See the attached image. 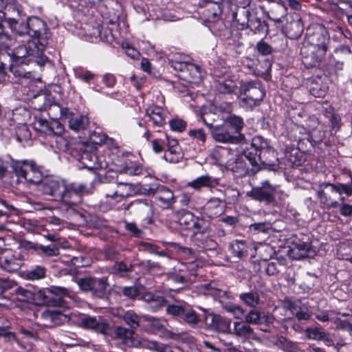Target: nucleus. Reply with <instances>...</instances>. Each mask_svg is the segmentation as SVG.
Masks as SVG:
<instances>
[{
	"label": "nucleus",
	"instance_id": "15",
	"mask_svg": "<svg viewBox=\"0 0 352 352\" xmlns=\"http://www.w3.org/2000/svg\"><path fill=\"white\" fill-rule=\"evenodd\" d=\"M133 334L134 331L132 329L122 326L112 327L109 324V333L105 334V336H109L111 339L124 345L131 346L133 344Z\"/></svg>",
	"mask_w": 352,
	"mask_h": 352
},
{
	"label": "nucleus",
	"instance_id": "49",
	"mask_svg": "<svg viewBox=\"0 0 352 352\" xmlns=\"http://www.w3.org/2000/svg\"><path fill=\"white\" fill-rule=\"evenodd\" d=\"M183 157L181 149H167L164 154V159L170 163H177Z\"/></svg>",
	"mask_w": 352,
	"mask_h": 352
},
{
	"label": "nucleus",
	"instance_id": "13",
	"mask_svg": "<svg viewBox=\"0 0 352 352\" xmlns=\"http://www.w3.org/2000/svg\"><path fill=\"white\" fill-rule=\"evenodd\" d=\"M18 42H26L25 44L23 43L19 45L14 50V56L19 58H25L28 56L40 57L45 50L40 49L38 45L36 44L35 41H29L26 39L25 41H18Z\"/></svg>",
	"mask_w": 352,
	"mask_h": 352
},
{
	"label": "nucleus",
	"instance_id": "43",
	"mask_svg": "<svg viewBox=\"0 0 352 352\" xmlns=\"http://www.w3.org/2000/svg\"><path fill=\"white\" fill-rule=\"evenodd\" d=\"M234 333L240 337H250L254 333L253 329L250 327V325L240 322H236L234 323Z\"/></svg>",
	"mask_w": 352,
	"mask_h": 352
},
{
	"label": "nucleus",
	"instance_id": "48",
	"mask_svg": "<svg viewBox=\"0 0 352 352\" xmlns=\"http://www.w3.org/2000/svg\"><path fill=\"white\" fill-rule=\"evenodd\" d=\"M278 346L285 352H298L299 351L298 345L287 340L285 337H280L276 342Z\"/></svg>",
	"mask_w": 352,
	"mask_h": 352
},
{
	"label": "nucleus",
	"instance_id": "41",
	"mask_svg": "<svg viewBox=\"0 0 352 352\" xmlns=\"http://www.w3.org/2000/svg\"><path fill=\"white\" fill-rule=\"evenodd\" d=\"M60 313L58 311L47 309L41 314V318L44 321V325L51 326L60 320Z\"/></svg>",
	"mask_w": 352,
	"mask_h": 352
},
{
	"label": "nucleus",
	"instance_id": "25",
	"mask_svg": "<svg viewBox=\"0 0 352 352\" xmlns=\"http://www.w3.org/2000/svg\"><path fill=\"white\" fill-rule=\"evenodd\" d=\"M146 114L156 126H162L165 123V111L159 106H151L146 109Z\"/></svg>",
	"mask_w": 352,
	"mask_h": 352
},
{
	"label": "nucleus",
	"instance_id": "56",
	"mask_svg": "<svg viewBox=\"0 0 352 352\" xmlns=\"http://www.w3.org/2000/svg\"><path fill=\"white\" fill-rule=\"evenodd\" d=\"M327 186H329L333 192H338L340 195L342 192L347 195H352V182L349 184H339L338 185L327 184Z\"/></svg>",
	"mask_w": 352,
	"mask_h": 352
},
{
	"label": "nucleus",
	"instance_id": "54",
	"mask_svg": "<svg viewBox=\"0 0 352 352\" xmlns=\"http://www.w3.org/2000/svg\"><path fill=\"white\" fill-rule=\"evenodd\" d=\"M169 64L174 70L179 72V74H182L188 69L190 63L182 61L175 58L169 59Z\"/></svg>",
	"mask_w": 352,
	"mask_h": 352
},
{
	"label": "nucleus",
	"instance_id": "52",
	"mask_svg": "<svg viewBox=\"0 0 352 352\" xmlns=\"http://www.w3.org/2000/svg\"><path fill=\"white\" fill-rule=\"evenodd\" d=\"M232 253L239 258L242 257L247 252L245 243L243 241H235L230 245Z\"/></svg>",
	"mask_w": 352,
	"mask_h": 352
},
{
	"label": "nucleus",
	"instance_id": "38",
	"mask_svg": "<svg viewBox=\"0 0 352 352\" xmlns=\"http://www.w3.org/2000/svg\"><path fill=\"white\" fill-rule=\"evenodd\" d=\"M239 298L244 304L252 308L256 307L260 302L258 294L253 291L241 293Z\"/></svg>",
	"mask_w": 352,
	"mask_h": 352
},
{
	"label": "nucleus",
	"instance_id": "31",
	"mask_svg": "<svg viewBox=\"0 0 352 352\" xmlns=\"http://www.w3.org/2000/svg\"><path fill=\"white\" fill-rule=\"evenodd\" d=\"M21 265V260L14 256H6L0 259V267L8 272H16Z\"/></svg>",
	"mask_w": 352,
	"mask_h": 352
},
{
	"label": "nucleus",
	"instance_id": "5",
	"mask_svg": "<svg viewBox=\"0 0 352 352\" xmlns=\"http://www.w3.org/2000/svg\"><path fill=\"white\" fill-rule=\"evenodd\" d=\"M14 171L19 177H21L31 184H38L43 179V174L32 161L17 162Z\"/></svg>",
	"mask_w": 352,
	"mask_h": 352
},
{
	"label": "nucleus",
	"instance_id": "37",
	"mask_svg": "<svg viewBox=\"0 0 352 352\" xmlns=\"http://www.w3.org/2000/svg\"><path fill=\"white\" fill-rule=\"evenodd\" d=\"M118 171L129 175H138L141 174L142 168L131 161H126L124 165L118 168Z\"/></svg>",
	"mask_w": 352,
	"mask_h": 352
},
{
	"label": "nucleus",
	"instance_id": "58",
	"mask_svg": "<svg viewBox=\"0 0 352 352\" xmlns=\"http://www.w3.org/2000/svg\"><path fill=\"white\" fill-rule=\"evenodd\" d=\"M38 252L49 257L55 256L59 254V248L56 245H39Z\"/></svg>",
	"mask_w": 352,
	"mask_h": 352
},
{
	"label": "nucleus",
	"instance_id": "60",
	"mask_svg": "<svg viewBox=\"0 0 352 352\" xmlns=\"http://www.w3.org/2000/svg\"><path fill=\"white\" fill-rule=\"evenodd\" d=\"M47 292L51 293L52 296L55 295L54 298H60L62 300L63 297L70 296L69 289L60 286H51L47 288Z\"/></svg>",
	"mask_w": 352,
	"mask_h": 352
},
{
	"label": "nucleus",
	"instance_id": "24",
	"mask_svg": "<svg viewBox=\"0 0 352 352\" xmlns=\"http://www.w3.org/2000/svg\"><path fill=\"white\" fill-rule=\"evenodd\" d=\"M142 299L148 303V309L152 312H156L166 305L165 298L157 294L151 292L145 293Z\"/></svg>",
	"mask_w": 352,
	"mask_h": 352
},
{
	"label": "nucleus",
	"instance_id": "10",
	"mask_svg": "<svg viewBox=\"0 0 352 352\" xmlns=\"http://www.w3.org/2000/svg\"><path fill=\"white\" fill-rule=\"evenodd\" d=\"M80 325L87 329H90L97 333L103 336L109 333V324L107 320L102 317H93L86 316L82 317L80 320Z\"/></svg>",
	"mask_w": 352,
	"mask_h": 352
},
{
	"label": "nucleus",
	"instance_id": "63",
	"mask_svg": "<svg viewBox=\"0 0 352 352\" xmlns=\"http://www.w3.org/2000/svg\"><path fill=\"white\" fill-rule=\"evenodd\" d=\"M284 268V265L279 261H273L267 264L265 272L269 276H274L278 274Z\"/></svg>",
	"mask_w": 352,
	"mask_h": 352
},
{
	"label": "nucleus",
	"instance_id": "23",
	"mask_svg": "<svg viewBox=\"0 0 352 352\" xmlns=\"http://www.w3.org/2000/svg\"><path fill=\"white\" fill-rule=\"evenodd\" d=\"M133 192L132 184L129 182H119L117 184L116 190L107 193V197H109L116 201H120L123 198L131 196Z\"/></svg>",
	"mask_w": 352,
	"mask_h": 352
},
{
	"label": "nucleus",
	"instance_id": "55",
	"mask_svg": "<svg viewBox=\"0 0 352 352\" xmlns=\"http://www.w3.org/2000/svg\"><path fill=\"white\" fill-rule=\"evenodd\" d=\"M265 23L257 17H252L248 23V28H249L254 33L258 34L263 31Z\"/></svg>",
	"mask_w": 352,
	"mask_h": 352
},
{
	"label": "nucleus",
	"instance_id": "50",
	"mask_svg": "<svg viewBox=\"0 0 352 352\" xmlns=\"http://www.w3.org/2000/svg\"><path fill=\"white\" fill-rule=\"evenodd\" d=\"M122 318L126 324L132 329H136L140 325V318L133 311L125 312Z\"/></svg>",
	"mask_w": 352,
	"mask_h": 352
},
{
	"label": "nucleus",
	"instance_id": "19",
	"mask_svg": "<svg viewBox=\"0 0 352 352\" xmlns=\"http://www.w3.org/2000/svg\"><path fill=\"white\" fill-rule=\"evenodd\" d=\"M304 31V26L300 16L294 14L291 19L287 22L284 27L286 36L290 39L298 38Z\"/></svg>",
	"mask_w": 352,
	"mask_h": 352
},
{
	"label": "nucleus",
	"instance_id": "11",
	"mask_svg": "<svg viewBox=\"0 0 352 352\" xmlns=\"http://www.w3.org/2000/svg\"><path fill=\"white\" fill-rule=\"evenodd\" d=\"M128 208L137 217L148 223L151 221L153 216V206L148 200L136 199L131 202Z\"/></svg>",
	"mask_w": 352,
	"mask_h": 352
},
{
	"label": "nucleus",
	"instance_id": "3",
	"mask_svg": "<svg viewBox=\"0 0 352 352\" xmlns=\"http://www.w3.org/2000/svg\"><path fill=\"white\" fill-rule=\"evenodd\" d=\"M329 42V35L324 25L317 24L307 28L304 45L326 53Z\"/></svg>",
	"mask_w": 352,
	"mask_h": 352
},
{
	"label": "nucleus",
	"instance_id": "12",
	"mask_svg": "<svg viewBox=\"0 0 352 352\" xmlns=\"http://www.w3.org/2000/svg\"><path fill=\"white\" fill-rule=\"evenodd\" d=\"M177 221L184 229L192 230L195 233L202 231L201 222L203 220L195 217L191 212L182 210L177 212Z\"/></svg>",
	"mask_w": 352,
	"mask_h": 352
},
{
	"label": "nucleus",
	"instance_id": "39",
	"mask_svg": "<svg viewBox=\"0 0 352 352\" xmlns=\"http://www.w3.org/2000/svg\"><path fill=\"white\" fill-rule=\"evenodd\" d=\"M226 122L230 126L232 129L231 131H233L235 135H239V139L241 140V131L243 127V119L236 115H230L226 119Z\"/></svg>",
	"mask_w": 352,
	"mask_h": 352
},
{
	"label": "nucleus",
	"instance_id": "28",
	"mask_svg": "<svg viewBox=\"0 0 352 352\" xmlns=\"http://www.w3.org/2000/svg\"><path fill=\"white\" fill-rule=\"evenodd\" d=\"M204 294L212 296L215 300H217L222 304L226 299L231 298V296L229 293L217 288L212 283L204 285Z\"/></svg>",
	"mask_w": 352,
	"mask_h": 352
},
{
	"label": "nucleus",
	"instance_id": "64",
	"mask_svg": "<svg viewBox=\"0 0 352 352\" xmlns=\"http://www.w3.org/2000/svg\"><path fill=\"white\" fill-rule=\"evenodd\" d=\"M77 283L80 289L87 292L92 291L94 284V278H82L78 280Z\"/></svg>",
	"mask_w": 352,
	"mask_h": 352
},
{
	"label": "nucleus",
	"instance_id": "4",
	"mask_svg": "<svg viewBox=\"0 0 352 352\" xmlns=\"http://www.w3.org/2000/svg\"><path fill=\"white\" fill-rule=\"evenodd\" d=\"M241 102L243 106L253 107L258 105L265 96V90L259 81L243 83L240 87Z\"/></svg>",
	"mask_w": 352,
	"mask_h": 352
},
{
	"label": "nucleus",
	"instance_id": "45",
	"mask_svg": "<svg viewBox=\"0 0 352 352\" xmlns=\"http://www.w3.org/2000/svg\"><path fill=\"white\" fill-rule=\"evenodd\" d=\"M182 319L191 327L196 326L200 322L199 316L195 311L189 308H186Z\"/></svg>",
	"mask_w": 352,
	"mask_h": 352
},
{
	"label": "nucleus",
	"instance_id": "2",
	"mask_svg": "<svg viewBox=\"0 0 352 352\" xmlns=\"http://www.w3.org/2000/svg\"><path fill=\"white\" fill-rule=\"evenodd\" d=\"M27 29L25 38L29 41H35L40 49H45L51 37L46 23L38 17H28Z\"/></svg>",
	"mask_w": 352,
	"mask_h": 352
},
{
	"label": "nucleus",
	"instance_id": "40",
	"mask_svg": "<svg viewBox=\"0 0 352 352\" xmlns=\"http://www.w3.org/2000/svg\"><path fill=\"white\" fill-rule=\"evenodd\" d=\"M215 87L220 94H226L234 92L237 85L234 81L230 79H226L222 81H218Z\"/></svg>",
	"mask_w": 352,
	"mask_h": 352
},
{
	"label": "nucleus",
	"instance_id": "42",
	"mask_svg": "<svg viewBox=\"0 0 352 352\" xmlns=\"http://www.w3.org/2000/svg\"><path fill=\"white\" fill-rule=\"evenodd\" d=\"M108 286L109 284L107 283L106 278H94V284L92 292L96 296L102 298L106 294V291Z\"/></svg>",
	"mask_w": 352,
	"mask_h": 352
},
{
	"label": "nucleus",
	"instance_id": "36",
	"mask_svg": "<svg viewBox=\"0 0 352 352\" xmlns=\"http://www.w3.org/2000/svg\"><path fill=\"white\" fill-rule=\"evenodd\" d=\"M212 324L219 331L223 333L231 332V320L229 318H226L221 316H215L212 319Z\"/></svg>",
	"mask_w": 352,
	"mask_h": 352
},
{
	"label": "nucleus",
	"instance_id": "33",
	"mask_svg": "<svg viewBox=\"0 0 352 352\" xmlns=\"http://www.w3.org/2000/svg\"><path fill=\"white\" fill-rule=\"evenodd\" d=\"M69 128L74 131H80L89 125V118L86 116L78 115L72 116L68 120Z\"/></svg>",
	"mask_w": 352,
	"mask_h": 352
},
{
	"label": "nucleus",
	"instance_id": "30",
	"mask_svg": "<svg viewBox=\"0 0 352 352\" xmlns=\"http://www.w3.org/2000/svg\"><path fill=\"white\" fill-rule=\"evenodd\" d=\"M251 12L245 8H238L232 13V19L238 23L241 29L248 28V23L252 18Z\"/></svg>",
	"mask_w": 352,
	"mask_h": 352
},
{
	"label": "nucleus",
	"instance_id": "22",
	"mask_svg": "<svg viewBox=\"0 0 352 352\" xmlns=\"http://www.w3.org/2000/svg\"><path fill=\"white\" fill-rule=\"evenodd\" d=\"M144 320L146 322V331L152 333L164 332L168 325V322L162 318L144 316Z\"/></svg>",
	"mask_w": 352,
	"mask_h": 352
},
{
	"label": "nucleus",
	"instance_id": "20",
	"mask_svg": "<svg viewBox=\"0 0 352 352\" xmlns=\"http://www.w3.org/2000/svg\"><path fill=\"white\" fill-rule=\"evenodd\" d=\"M224 206L219 198H210L203 207V213L212 219L219 217L224 212Z\"/></svg>",
	"mask_w": 352,
	"mask_h": 352
},
{
	"label": "nucleus",
	"instance_id": "9",
	"mask_svg": "<svg viewBox=\"0 0 352 352\" xmlns=\"http://www.w3.org/2000/svg\"><path fill=\"white\" fill-rule=\"evenodd\" d=\"M144 190L148 195H153L158 205L164 209L171 208L175 202L173 192L164 186L156 188L150 186L148 188H145Z\"/></svg>",
	"mask_w": 352,
	"mask_h": 352
},
{
	"label": "nucleus",
	"instance_id": "6",
	"mask_svg": "<svg viewBox=\"0 0 352 352\" xmlns=\"http://www.w3.org/2000/svg\"><path fill=\"white\" fill-rule=\"evenodd\" d=\"M89 148V146L87 144L78 142L74 148L69 149L71 155L82 164L83 168L91 170L95 168L97 157Z\"/></svg>",
	"mask_w": 352,
	"mask_h": 352
},
{
	"label": "nucleus",
	"instance_id": "27",
	"mask_svg": "<svg viewBox=\"0 0 352 352\" xmlns=\"http://www.w3.org/2000/svg\"><path fill=\"white\" fill-rule=\"evenodd\" d=\"M179 77L188 82L197 83L201 80L202 76L199 67L193 63H190L185 73L179 74Z\"/></svg>",
	"mask_w": 352,
	"mask_h": 352
},
{
	"label": "nucleus",
	"instance_id": "53",
	"mask_svg": "<svg viewBox=\"0 0 352 352\" xmlns=\"http://www.w3.org/2000/svg\"><path fill=\"white\" fill-rule=\"evenodd\" d=\"M63 132L64 126L59 121L52 120L50 122L47 134H54L57 136H60Z\"/></svg>",
	"mask_w": 352,
	"mask_h": 352
},
{
	"label": "nucleus",
	"instance_id": "1",
	"mask_svg": "<svg viewBox=\"0 0 352 352\" xmlns=\"http://www.w3.org/2000/svg\"><path fill=\"white\" fill-rule=\"evenodd\" d=\"M265 154H270L272 157H274V150L261 136L254 137L250 144H247L243 151L244 157L252 166L257 165L258 160L261 164H271V161L265 157Z\"/></svg>",
	"mask_w": 352,
	"mask_h": 352
},
{
	"label": "nucleus",
	"instance_id": "29",
	"mask_svg": "<svg viewBox=\"0 0 352 352\" xmlns=\"http://www.w3.org/2000/svg\"><path fill=\"white\" fill-rule=\"evenodd\" d=\"M287 9L283 4L273 3L267 12V16L270 19L276 23H279L287 15Z\"/></svg>",
	"mask_w": 352,
	"mask_h": 352
},
{
	"label": "nucleus",
	"instance_id": "7",
	"mask_svg": "<svg viewBox=\"0 0 352 352\" xmlns=\"http://www.w3.org/2000/svg\"><path fill=\"white\" fill-rule=\"evenodd\" d=\"M60 198L69 206H74L82 201L83 195L88 193L86 186L82 184H69L64 185Z\"/></svg>",
	"mask_w": 352,
	"mask_h": 352
},
{
	"label": "nucleus",
	"instance_id": "17",
	"mask_svg": "<svg viewBox=\"0 0 352 352\" xmlns=\"http://www.w3.org/2000/svg\"><path fill=\"white\" fill-rule=\"evenodd\" d=\"M301 54L304 65L309 68L318 66L326 53L304 45L301 49Z\"/></svg>",
	"mask_w": 352,
	"mask_h": 352
},
{
	"label": "nucleus",
	"instance_id": "46",
	"mask_svg": "<svg viewBox=\"0 0 352 352\" xmlns=\"http://www.w3.org/2000/svg\"><path fill=\"white\" fill-rule=\"evenodd\" d=\"M224 201L228 204H235L239 201V191L232 187H227L224 190Z\"/></svg>",
	"mask_w": 352,
	"mask_h": 352
},
{
	"label": "nucleus",
	"instance_id": "51",
	"mask_svg": "<svg viewBox=\"0 0 352 352\" xmlns=\"http://www.w3.org/2000/svg\"><path fill=\"white\" fill-rule=\"evenodd\" d=\"M186 307L179 304H170L166 306V314L174 317L182 318Z\"/></svg>",
	"mask_w": 352,
	"mask_h": 352
},
{
	"label": "nucleus",
	"instance_id": "21",
	"mask_svg": "<svg viewBox=\"0 0 352 352\" xmlns=\"http://www.w3.org/2000/svg\"><path fill=\"white\" fill-rule=\"evenodd\" d=\"M40 183L41 190L43 194L51 196H58L60 198L62 193L60 188L64 186L62 182L54 178H45L42 179Z\"/></svg>",
	"mask_w": 352,
	"mask_h": 352
},
{
	"label": "nucleus",
	"instance_id": "14",
	"mask_svg": "<svg viewBox=\"0 0 352 352\" xmlns=\"http://www.w3.org/2000/svg\"><path fill=\"white\" fill-rule=\"evenodd\" d=\"M199 5L203 8L201 14L205 21L212 23L220 19L221 8L218 2L211 0H201Z\"/></svg>",
	"mask_w": 352,
	"mask_h": 352
},
{
	"label": "nucleus",
	"instance_id": "34",
	"mask_svg": "<svg viewBox=\"0 0 352 352\" xmlns=\"http://www.w3.org/2000/svg\"><path fill=\"white\" fill-rule=\"evenodd\" d=\"M10 23L8 24V27L11 30L15 32L19 37H25L27 34V20L28 18L25 16L20 20H16L14 19H10Z\"/></svg>",
	"mask_w": 352,
	"mask_h": 352
},
{
	"label": "nucleus",
	"instance_id": "62",
	"mask_svg": "<svg viewBox=\"0 0 352 352\" xmlns=\"http://www.w3.org/2000/svg\"><path fill=\"white\" fill-rule=\"evenodd\" d=\"M245 320L247 323L258 324L262 323L261 314L256 310H251L245 316Z\"/></svg>",
	"mask_w": 352,
	"mask_h": 352
},
{
	"label": "nucleus",
	"instance_id": "44",
	"mask_svg": "<svg viewBox=\"0 0 352 352\" xmlns=\"http://www.w3.org/2000/svg\"><path fill=\"white\" fill-rule=\"evenodd\" d=\"M46 268L41 265H36L27 271L26 277L31 280H37L45 276Z\"/></svg>",
	"mask_w": 352,
	"mask_h": 352
},
{
	"label": "nucleus",
	"instance_id": "59",
	"mask_svg": "<svg viewBox=\"0 0 352 352\" xmlns=\"http://www.w3.org/2000/svg\"><path fill=\"white\" fill-rule=\"evenodd\" d=\"M313 315L318 320L322 322L333 320V312L331 311H327L318 309L313 311Z\"/></svg>",
	"mask_w": 352,
	"mask_h": 352
},
{
	"label": "nucleus",
	"instance_id": "35",
	"mask_svg": "<svg viewBox=\"0 0 352 352\" xmlns=\"http://www.w3.org/2000/svg\"><path fill=\"white\" fill-rule=\"evenodd\" d=\"M38 297L47 306L62 307L64 300L60 298H54L51 293L47 292V288L45 290H40L38 292Z\"/></svg>",
	"mask_w": 352,
	"mask_h": 352
},
{
	"label": "nucleus",
	"instance_id": "47",
	"mask_svg": "<svg viewBox=\"0 0 352 352\" xmlns=\"http://www.w3.org/2000/svg\"><path fill=\"white\" fill-rule=\"evenodd\" d=\"M332 321L336 325L337 329L345 330L349 333L352 331V317H333Z\"/></svg>",
	"mask_w": 352,
	"mask_h": 352
},
{
	"label": "nucleus",
	"instance_id": "61",
	"mask_svg": "<svg viewBox=\"0 0 352 352\" xmlns=\"http://www.w3.org/2000/svg\"><path fill=\"white\" fill-rule=\"evenodd\" d=\"M307 338L313 340H322L325 338V332L320 328H309L305 331Z\"/></svg>",
	"mask_w": 352,
	"mask_h": 352
},
{
	"label": "nucleus",
	"instance_id": "57",
	"mask_svg": "<svg viewBox=\"0 0 352 352\" xmlns=\"http://www.w3.org/2000/svg\"><path fill=\"white\" fill-rule=\"evenodd\" d=\"M140 344L142 348L153 350L157 352H160L164 344L160 343L155 340H149L148 339L142 338L140 341Z\"/></svg>",
	"mask_w": 352,
	"mask_h": 352
},
{
	"label": "nucleus",
	"instance_id": "18",
	"mask_svg": "<svg viewBox=\"0 0 352 352\" xmlns=\"http://www.w3.org/2000/svg\"><path fill=\"white\" fill-rule=\"evenodd\" d=\"M212 138L217 141L223 143H236L240 140L239 135H235L230 131L226 124L215 126L211 131Z\"/></svg>",
	"mask_w": 352,
	"mask_h": 352
},
{
	"label": "nucleus",
	"instance_id": "16",
	"mask_svg": "<svg viewBox=\"0 0 352 352\" xmlns=\"http://www.w3.org/2000/svg\"><path fill=\"white\" fill-rule=\"evenodd\" d=\"M219 182L218 178L206 174L192 179L187 186L196 191L201 192L204 189L212 190L219 184Z\"/></svg>",
	"mask_w": 352,
	"mask_h": 352
},
{
	"label": "nucleus",
	"instance_id": "8",
	"mask_svg": "<svg viewBox=\"0 0 352 352\" xmlns=\"http://www.w3.org/2000/svg\"><path fill=\"white\" fill-rule=\"evenodd\" d=\"M276 187L270 184L268 180L261 183V186L252 188L250 191L247 192V196L252 199L271 204L275 201L274 193Z\"/></svg>",
	"mask_w": 352,
	"mask_h": 352
},
{
	"label": "nucleus",
	"instance_id": "26",
	"mask_svg": "<svg viewBox=\"0 0 352 352\" xmlns=\"http://www.w3.org/2000/svg\"><path fill=\"white\" fill-rule=\"evenodd\" d=\"M226 166L229 170L236 173L238 176L245 174L248 169L243 157L236 155L227 161Z\"/></svg>",
	"mask_w": 352,
	"mask_h": 352
},
{
	"label": "nucleus",
	"instance_id": "32",
	"mask_svg": "<svg viewBox=\"0 0 352 352\" xmlns=\"http://www.w3.org/2000/svg\"><path fill=\"white\" fill-rule=\"evenodd\" d=\"M4 19L8 24L10 23V19H14L18 21L25 17V14L19 8L16 7L13 3L8 4L3 8Z\"/></svg>",
	"mask_w": 352,
	"mask_h": 352
}]
</instances>
